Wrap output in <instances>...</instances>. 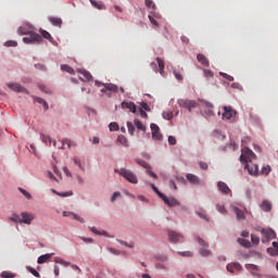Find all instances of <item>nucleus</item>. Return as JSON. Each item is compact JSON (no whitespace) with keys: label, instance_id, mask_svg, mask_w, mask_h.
<instances>
[{"label":"nucleus","instance_id":"obj_55","mask_svg":"<svg viewBox=\"0 0 278 278\" xmlns=\"http://www.w3.org/2000/svg\"><path fill=\"white\" fill-rule=\"evenodd\" d=\"M216 210L219 211L220 214H225V212H227V210L225 208V206L217 204L216 205Z\"/></svg>","mask_w":278,"mask_h":278},{"label":"nucleus","instance_id":"obj_15","mask_svg":"<svg viewBox=\"0 0 278 278\" xmlns=\"http://www.w3.org/2000/svg\"><path fill=\"white\" fill-rule=\"evenodd\" d=\"M123 110H129V112H132V114H136V103L134 102H122Z\"/></svg>","mask_w":278,"mask_h":278},{"label":"nucleus","instance_id":"obj_45","mask_svg":"<svg viewBox=\"0 0 278 278\" xmlns=\"http://www.w3.org/2000/svg\"><path fill=\"white\" fill-rule=\"evenodd\" d=\"M219 75H222V77H224V79H227L228 81H233V76L229 74L220 72Z\"/></svg>","mask_w":278,"mask_h":278},{"label":"nucleus","instance_id":"obj_39","mask_svg":"<svg viewBox=\"0 0 278 278\" xmlns=\"http://www.w3.org/2000/svg\"><path fill=\"white\" fill-rule=\"evenodd\" d=\"M156 62L159 64V71H160V73H162L164 71V60L157 58Z\"/></svg>","mask_w":278,"mask_h":278},{"label":"nucleus","instance_id":"obj_63","mask_svg":"<svg viewBox=\"0 0 278 278\" xmlns=\"http://www.w3.org/2000/svg\"><path fill=\"white\" fill-rule=\"evenodd\" d=\"M63 173L66 175V177H73L71 170H68V167H63Z\"/></svg>","mask_w":278,"mask_h":278},{"label":"nucleus","instance_id":"obj_6","mask_svg":"<svg viewBox=\"0 0 278 278\" xmlns=\"http://www.w3.org/2000/svg\"><path fill=\"white\" fill-rule=\"evenodd\" d=\"M261 233L263 236L262 242H269V240H275L277 238V233L273 229H262Z\"/></svg>","mask_w":278,"mask_h":278},{"label":"nucleus","instance_id":"obj_22","mask_svg":"<svg viewBox=\"0 0 278 278\" xmlns=\"http://www.w3.org/2000/svg\"><path fill=\"white\" fill-rule=\"evenodd\" d=\"M91 5H93V8H97V10H105V4H103V2L101 1H96V0H90Z\"/></svg>","mask_w":278,"mask_h":278},{"label":"nucleus","instance_id":"obj_56","mask_svg":"<svg viewBox=\"0 0 278 278\" xmlns=\"http://www.w3.org/2000/svg\"><path fill=\"white\" fill-rule=\"evenodd\" d=\"M174 76L176 77V79L178 81H182L184 80V76H181V74H179V72L174 71Z\"/></svg>","mask_w":278,"mask_h":278},{"label":"nucleus","instance_id":"obj_1","mask_svg":"<svg viewBox=\"0 0 278 278\" xmlns=\"http://www.w3.org/2000/svg\"><path fill=\"white\" fill-rule=\"evenodd\" d=\"M257 155L254 154L253 150L249 149V147H243L241 150L240 160L245 163V168L249 175H258L260 167L256 163H253V160H256Z\"/></svg>","mask_w":278,"mask_h":278},{"label":"nucleus","instance_id":"obj_4","mask_svg":"<svg viewBox=\"0 0 278 278\" xmlns=\"http://www.w3.org/2000/svg\"><path fill=\"white\" fill-rule=\"evenodd\" d=\"M178 105H179V108H184L185 110L192 112V110H194V108H197V101L188 100V99H180V100H178Z\"/></svg>","mask_w":278,"mask_h":278},{"label":"nucleus","instance_id":"obj_37","mask_svg":"<svg viewBox=\"0 0 278 278\" xmlns=\"http://www.w3.org/2000/svg\"><path fill=\"white\" fill-rule=\"evenodd\" d=\"M30 33H31V31L27 30V28L24 27V26H21V27L18 28V34H22L23 36H28V34H30Z\"/></svg>","mask_w":278,"mask_h":278},{"label":"nucleus","instance_id":"obj_3","mask_svg":"<svg viewBox=\"0 0 278 278\" xmlns=\"http://www.w3.org/2000/svg\"><path fill=\"white\" fill-rule=\"evenodd\" d=\"M28 36L29 37L23 38V42H25V45H31L34 42H38L40 45V42H42V36H40L38 33L30 31Z\"/></svg>","mask_w":278,"mask_h":278},{"label":"nucleus","instance_id":"obj_24","mask_svg":"<svg viewBox=\"0 0 278 278\" xmlns=\"http://www.w3.org/2000/svg\"><path fill=\"white\" fill-rule=\"evenodd\" d=\"M61 71H65V73H70V75L75 74V70L67 64L61 65Z\"/></svg>","mask_w":278,"mask_h":278},{"label":"nucleus","instance_id":"obj_49","mask_svg":"<svg viewBox=\"0 0 278 278\" xmlns=\"http://www.w3.org/2000/svg\"><path fill=\"white\" fill-rule=\"evenodd\" d=\"M41 140L46 144H47V142H49V144H51V137H49V135H41Z\"/></svg>","mask_w":278,"mask_h":278},{"label":"nucleus","instance_id":"obj_7","mask_svg":"<svg viewBox=\"0 0 278 278\" xmlns=\"http://www.w3.org/2000/svg\"><path fill=\"white\" fill-rule=\"evenodd\" d=\"M150 127L153 140H163L164 136L160 134V126L157 124H151Z\"/></svg>","mask_w":278,"mask_h":278},{"label":"nucleus","instance_id":"obj_61","mask_svg":"<svg viewBox=\"0 0 278 278\" xmlns=\"http://www.w3.org/2000/svg\"><path fill=\"white\" fill-rule=\"evenodd\" d=\"M163 118L170 121V118H173V113H163Z\"/></svg>","mask_w":278,"mask_h":278},{"label":"nucleus","instance_id":"obj_40","mask_svg":"<svg viewBox=\"0 0 278 278\" xmlns=\"http://www.w3.org/2000/svg\"><path fill=\"white\" fill-rule=\"evenodd\" d=\"M239 244H241V247H251V242L247 241V239H238Z\"/></svg>","mask_w":278,"mask_h":278},{"label":"nucleus","instance_id":"obj_16","mask_svg":"<svg viewBox=\"0 0 278 278\" xmlns=\"http://www.w3.org/2000/svg\"><path fill=\"white\" fill-rule=\"evenodd\" d=\"M226 268L228 273H236V270L237 271L242 270V266L239 263H230L227 265Z\"/></svg>","mask_w":278,"mask_h":278},{"label":"nucleus","instance_id":"obj_14","mask_svg":"<svg viewBox=\"0 0 278 278\" xmlns=\"http://www.w3.org/2000/svg\"><path fill=\"white\" fill-rule=\"evenodd\" d=\"M186 177L189 180V184H192L193 186H200L201 179H199V176L194 174H187Z\"/></svg>","mask_w":278,"mask_h":278},{"label":"nucleus","instance_id":"obj_27","mask_svg":"<svg viewBox=\"0 0 278 278\" xmlns=\"http://www.w3.org/2000/svg\"><path fill=\"white\" fill-rule=\"evenodd\" d=\"M52 192L54 194H56L58 197H73L72 191H67V192H58L55 189H52Z\"/></svg>","mask_w":278,"mask_h":278},{"label":"nucleus","instance_id":"obj_54","mask_svg":"<svg viewBox=\"0 0 278 278\" xmlns=\"http://www.w3.org/2000/svg\"><path fill=\"white\" fill-rule=\"evenodd\" d=\"M267 253L273 256L278 255L277 250L275 248H268Z\"/></svg>","mask_w":278,"mask_h":278},{"label":"nucleus","instance_id":"obj_44","mask_svg":"<svg viewBox=\"0 0 278 278\" xmlns=\"http://www.w3.org/2000/svg\"><path fill=\"white\" fill-rule=\"evenodd\" d=\"M74 164H76L80 170H84V165H81V160H79V157H74Z\"/></svg>","mask_w":278,"mask_h":278},{"label":"nucleus","instance_id":"obj_58","mask_svg":"<svg viewBox=\"0 0 278 278\" xmlns=\"http://www.w3.org/2000/svg\"><path fill=\"white\" fill-rule=\"evenodd\" d=\"M35 68H37L38 71H47V67L43 64H35Z\"/></svg>","mask_w":278,"mask_h":278},{"label":"nucleus","instance_id":"obj_59","mask_svg":"<svg viewBox=\"0 0 278 278\" xmlns=\"http://www.w3.org/2000/svg\"><path fill=\"white\" fill-rule=\"evenodd\" d=\"M206 108H208V116H212L214 114V112L212 111V108H214V105L212 103H206Z\"/></svg>","mask_w":278,"mask_h":278},{"label":"nucleus","instance_id":"obj_46","mask_svg":"<svg viewBox=\"0 0 278 278\" xmlns=\"http://www.w3.org/2000/svg\"><path fill=\"white\" fill-rule=\"evenodd\" d=\"M137 164H139V166H142L143 168H146L147 170L149 168H151V166L149 165V163L144 162V161H137Z\"/></svg>","mask_w":278,"mask_h":278},{"label":"nucleus","instance_id":"obj_41","mask_svg":"<svg viewBox=\"0 0 278 278\" xmlns=\"http://www.w3.org/2000/svg\"><path fill=\"white\" fill-rule=\"evenodd\" d=\"M72 218H73V220H78V223H81V224L85 223L84 218L75 213H72Z\"/></svg>","mask_w":278,"mask_h":278},{"label":"nucleus","instance_id":"obj_17","mask_svg":"<svg viewBox=\"0 0 278 278\" xmlns=\"http://www.w3.org/2000/svg\"><path fill=\"white\" fill-rule=\"evenodd\" d=\"M260 207L263 212H270V210H273V204H270L268 200H265L261 203Z\"/></svg>","mask_w":278,"mask_h":278},{"label":"nucleus","instance_id":"obj_51","mask_svg":"<svg viewBox=\"0 0 278 278\" xmlns=\"http://www.w3.org/2000/svg\"><path fill=\"white\" fill-rule=\"evenodd\" d=\"M20 192L26 197V199H31V194L23 188H18Z\"/></svg>","mask_w":278,"mask_h":278},{"label":"nucleus","instance_id":"obj_34","mask_svg":"<svg viewBox=\"0 0 278 278\" xmlns=\"http://www.w3.org/2000/svg\"><path fill=\"white\" fill-rule=\"evenodd\" d=\"M204 73V77H206V79H212V77H214V72L210 71V70H203Z\"/></svg>","mask_w":278,"mask_h":278},{"label":"nucleus","instance_id":"obj_30","mask_svg":"<svg viewBox=\"0 0 278 278\" xmlns=\"http://www.w3.org/2000/svg\"><path fill=\"white\" fill-rule=\"evenodd\" d=\"M90 231H92V233H96L97 236H108V232L105 230L100 231V230H97L96 227H91Z\"/></svg>","mask_w":278,"mask_h":278},{"label":"nucleus","instance_id":"obj_62","mask_svg":"<svg viewBox=\"0 0 278 278\" xmlns=\"http://www.w3.org/2000/svg\"><path fill=\"white\" fill-rule=\"evenodd\" d=\"M16 41L9 40L5 42V47H16Z\"/></svg>","mask_w":278,"mask_h":278},{"label":"nucleus","instance_id":"obj_52","mask_svg":"<svg viewBox=\"0 0 278 278\" xmlns=\"http://www.w3.org/2000/svg\"><path fill=\"white\" fill-rule=\"evenodd\" d=\"M1 277L3 278H14V274L9 271H2Z\"/></svg>","mask_w":278,"mask_h":278},{"label":"nucleus","instance_id":"obj_60","mask_svg":"<svg viewBox=\"0 0 278 278\" xmlns=\"http://www.w3.org/2000/svg\"><path fill=\"white\" fill-rule=\"evenodd\" d=\"M168 143L169 144H177V139L175 137H173V136H169L168 137Z\"/></svg>","mask_w":278,"mask_h":278},{"label":"nucleus","instance_id":"obj_20","mask_svg":"<svg viewBox=\"0 0 278 278\" xmlns=\"http://www.w3.org/2000/svg\"><path fill=\"white\" fill-rule=\"evenodd\" d=\"M49 22H50L54 27H62V18H60V17L51 16V17H49Z\"/></svg>","mask_w":278,"mask_h":278},{"label":"nucleus","instance_id":"obj_29","mask_svg":"<svg viewBox=\"0 0 278 278\" xmlns=\"http://www.w3.org/2000/svg\"><path fill=\"white\" fill-rule=\"evenodd\" d=\"M35 101L37 103H40L45 110H49V104H47V101H45V99L42 98H35Z\"/></svg>","mask_w":278,"mask_h":278},{"label":"nucleus","instance_id":"obj_43","mask_svg":"<svg viewBox=\"0 0 278 278\" xmlns=\"http://www.w3.org/2000/svg\"><path fill=\"white\" fill-rule=\"evenodd\" d=\"M10 220L12 223H21V217L17 215V214H13L11 217H10Z\"/></svg>","mask_w":278,"mask_h":278},{"label":"nucleus","instance_id":"obj_57","mask_svg":"<svg viewBox=\"0 0 278 278\" xmlns=\"http://www.w3.org/2000/svg\"><path fill=\"white\" fill-rule=\"evenodd\" d=\"M118 197H121V192H118V191L114 192L111 198L112 203H114V201H116V199H118Z\"/></svg>","mask_w":278,"mask_h":278},{"label":"nucleus","instance_id":"obj_12","mask_svg":"<svg viewBox=\"0 0 278 278\" xmlns=\"http://www.w3.org/2000/svg\"><path fill=\"white\" fill-rule=\"evenodd\" d=\"M217 188L222 194H231V189L223 181L217 182Z\"/></svg>","mask_w":278,"mask_h":278},{"label":"nucleus","instance_id":"obj_18","mask_svg":"<svg viewBox=\"0 0 278 278\" xmlns=\"http://www.w3.org/2000/svg\"><path fill=\"white\" fill-rule=\"evenodd\" d=\"M197 60L198 62H200V64H202V66H210V61L204 54H198Z\"/></svg>","mask_w":278,"mask_h":278},{"label":"nucleus","instance_id":"obj_8","mask_svg":"<svg viewBox=\"0 0 278 278\" xmlns=\"http://www.w3.org/2000/svg\"><path fill=\"white\" fill-rule=\"evenodd\" d=\"M21 224L24 225H31L33 220H34V214L31 213H27V212H23L21 213Z\"/></svg>","mask_w":278,"mask_h":278},{"label":"nucleus","instance_id":"obj_50","mask_svg":"<svg viewBox=\"0 0 278 278\" xmlns=\"http://www.w3.org/2000/svg\"><path fill=\"white\" fill-rule=\"evenodd\" d=\"M179 255H181V257H192V255L194 254L190 251H185V252H179Z\"/></svg>","mask_w":278,"mask_h":278},{"label":"nucleus","instance_id":"obj_21","mask_svg":"<svg viewBox=\"0 0 278 278\" xmlns=\"http://www.w3.org/2000/svg\"><path fill=\"white\" fill-rule=\"evenodd\" d=\"M232 212H235L238 220H242L245 218L244 212H242V210L238 208L237 206L232 207Z\"/></svg>","mask_w":278,"mask_h":278},{"label":"nucleus","instance_id":"obj_11","mask_svg":"<svg viewBox=\"0 0 278 278\" xmlns=\"http://www.w3.org/2000/svg\"><path fill=\"white\" fill-rule=\"evenodd\" d=\"M168 240L169 242H181L184 236L179 232L168 231Z\"/></svg>","mask_w":278,"mask_h":278},{"label":"nucleus","instance_id":"obj_28","mask_svg":"<svg viewBox=\"0 0 278 278\" xmlns=\"http://www.w3.org/2000/svg\"><path fill=\"white\" fill-rule=\"evenodd\" d=\"M199 253L202 257H210L212 255V251L207 249H200Z\"/></svg>","mask_w":278,"mask_h":278},{"label":"nucleus","instance_id":"obj_36","mask_svg":"<svg viewBox=\"0 0 278 278\" xmlns=\"http://www.w3.org/2000/svg\"><path fill=\"white\" fill-rule=\"evenodd\" d=\"M270 170H273V169L270 168V165L263 166V168H262V175H270Z\"/></svg>","mask_w":278,"mask_h":278},{"label":"nucleus","instance_id":"obj_42","mask_svg":"<svg viewBox=\"0 0 278 278\" xmlns=\"http://www.w3.org/2000/svg\"><path fill=\"white\" fill-rule=\"evenodd\" d=\"M27 270H29V273L34 275V277L40 278V273H38L35 268L27 267Z\"/></svg>","mask_w":278,"mask_h":278},{"label":"nucleus","instance_id":"obj_23","mask_svg":"<svg viewBox=\"0 0 278 278\" xmlns=\"http://www.w3.org/2000/svg\"><path fill=\"white\" fill-rule=\"evenodd\" d=\"M66 146L68 149H71V147H76L75 142H73L71 139H64L61 149H64Z\"/></svg>","mask_w":278,"mask_h":278},{"label":"nucleus","instance_id":"obj_2","mask_svg":"<svg viewBox=\"0 0 278 278\" xmlns=\"http://www.w3.org/2000/svg\"><path fill=\"white\" fill-rule=\"evenodd\" d=\"M115 173H118L121 177H124L126 181H129V184H138V177L134 172L127 169V168H121V169H115Z\"/></svg>","mask_w":278,"mask_h":278},{"label":"nucleus","instance_id":"obj_25","mask_svg":"<svg viewBox=\"0 0 278 278\" xmlns=\"http://www.w3.org/2000/svg\"><path fill=\"white\" fill-rule=\"evenodd\" d=\"M117 142H119V144H122L123 147H128L127 137H125L123 135L117 137Z\"/></svg>","mask_w":278,"mask_h":278},{"label":"nucleus","instance_id":"obj_10","mask_svg":"<svg viewBox=\"0 0 278 278\" xmlns=\"http://www.w3.org/2000/svg\"><path fill=\"white\" fill-rule=\"evenodd\" d=\"M8 88H10V90H13V92H26L27 93V89H25L23 86H21L17 83H9L7 84Z\"/></svg>","mask_w":278,"mask_h":278},{"label":"nucleus","instance_id":"obj_33","mask_svg":"<svg viewBox=\"0 0 278 278\" xmlns=\"http://www.w3.org/2000/svg\"><path fill=\"white\" fill-rule=\"evenodd\" d=\"M110 131H118V124L116 122H112L109 125Z\"/></svg>","mask_w":278,"mask_h":278},{"label":"nucleus","instance_id":"obj_31","mask_svg":"<svg viewBox=\"0 0 278 278\" xmlns=\"http://www.w3.org/2000/svg\"><path fill=\"white\" fill-rule=\"evenodd\" d=\"M135 125H136L137 129H140L141 131H147V127L143 126L142 122L135 119Z\"/></svg>","mask_w":278,"mask_h":278},{"label":"nucleus","instance_id":"obj_9","mask_svg":"<svg viewBox=\"0 0 278 278\" xmlns=\"http://www.w3.org/2000/svg\"><path fill=\"white\" fill-rule=\"evenodd\" d=\"M160 199L164 201L165 205H168L169 207H175L178 205V202L175 198H168L164 194H160Z\"/></svg>","mask_w":278,"mask_h":278},{"label":"nucleus","instance_id":"obj_64","mask_svg":"<svg viewBox=\"0 0 278 278\" xmlns=\"http://www.w3.org/2000/svg\"><path fill=\"white\" fill-rule=\"evenodd\" d=\"M200 168H202V170H207V163L200 162Z\"/></svg>","mask_w":278,"mask_h":278},{"label":"nucleus","instance_id":"obj_38","mask_svg":"<svg viewBox=\"0 0 278 278\" xmlns=\"http://www.w3.org/2000/svg\"><path fill=\"white\" fill-rule=\"evenodd\" d=\"M127 128H128V132L134 136V132L136 131V128L134 127V124H131V122H127Z\"/></svg>","mask_w":278,"mask_h":278},{"label":"nucleus","instance_id":"obj_13","mask_svg":"<svg viewBox=\"0 0 278 278\" xmlns=\"http://www.w3.org/2000/svg\"><path fill=\"white\" fill-rule=\"evenodd\" d=\"M102 86H104V88L101 89V92H108V90H110V92H118V86L114 85V84H103Z\"/></svg>","mask_w":278,"mask_h":278},{"label":"nucleus","instance_id":"obj_53","mask_svg":"<svg viewBox=\"0 0 278 278\" xmlns=\"http://www.w3.org/2000/svg\"><path fill=\"white\" fill-rule=\"evenodd\" d=\"M251 240L253 244H260V237L251 235Z\"/></svg>","mask_w":278,"mask_h":278},{"label":"nucleus","instance_id":"obj_48","mask_svg":"<svg viewBox=\"0 0 278 278\" xmlns=\"http://www.w3.org/2000/svg\"><path fill=\"white\" fill-rule=\"evenodd\" d=\"M144 3L149 9H155V3H153V0H146Z\"/></svg>","mask_w":278,"mask_h":278},{"label":"nucleus","instance_id":"obj_35","mask_svg":"<svg viewBox=\"0 0 278 278\" xmlns=\"http://www.w3.org/2000/svg\"><path fill=\"white\" fill-rule=\"evenodd\" d=\"M197 241L199 242L200 247H203L204 249H207L210 244L205 242V240L201 239L200 237H197Z\"/></svg>","mask_w":278,"mask_h":278},{"label":"nucleus","instance_id":"obj_47","mask_svg":"<svg viewBox=\"0 0 278 278\" xmlns=\"http://www.w3.org/2000/svg\"><path fill=\"white\" fill-rule=\"evenodd\" d=\"M148 18L152 25H154L155 27H160V24L157 23V21H155V17H153L152 15H148Z\"/></svg>","mask_w":278,"mask_h":278},{"label":"nucleus","instance_id":"obj_5","mask_svg":"<svg viewBox=\"0 0 278 278\" xmlns=\"http://www.w3.org/2000/svg\"><path fill=\"white\" fill-rule=\"evenodd\" d=\"M223 110H224L222 114L223 121H231L232 118H235L236 114H238V112L233 110V108L231 106H223Z\"/></svg>","mask_w":278,"mask_h":278},{"label":"nucleus","instance_id":"obj_26","mask_svg":"<svg viewBox=\"0 0 278 278\" xmlns=\"http://www.w3.org/2000/svg\"><path fill=\"white\" fill-rule=\"evenodd\" d=\"M80 74L83 75V77H85L87 81H92V75L90 74V72L83 70L80 71Z\"/></svg>","mask_w":278,"mask_h":278},{"label":"nucleus","instance_id":"obj_32","mask_svg":"<svg viewBox=\"0 0 278 278\" xmlns=\"http://www.w3.org/2000/svg\"><path fill=\"white\" fill-rule=\"evenodd\" d=\"M39 31H40L42 38H46V40H51L52 37H51V34L49 31H47L45 29H40Z\"/></svg>","mask_w":278,"mask_h":278},{"label":"nucleus","instance_id":"obj_19","mask_svg":"<svg viewBox=\"0 0 278 278\" xmlns=\"http://www.w3.org/2000/svg\"><path fill=\"white\" fill-rule=\"evenodd\" d=\"M51 257H53V253L43 254V255L38 257L37 263L38 264H45V263L49 262V260H51Z\"/></svg>","mask_w":278,"mask_h":278}]
</instances>
